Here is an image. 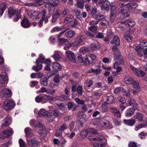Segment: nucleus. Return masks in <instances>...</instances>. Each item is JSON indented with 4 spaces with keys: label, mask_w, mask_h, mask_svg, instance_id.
I'll return each instance as SVG.
<instances>
[{
    "label": "nucleus",
    "mask_w": 147,
    "mask_h": 147,
    "mask_svg": "<svg viewBox=\"0 0 147 147\" xmlns=\"http://www.w3.org/2000/svg\"><path fill=\"white\" fill-rule=\"evenodd\" d=\"M94 124L101 127L108 128L110 129L112 127L110 126L109 122L103 118H97L94 121Z\"/></svg>",
    "instance_id": "obj_1"
},
{
    "label": "nucleus",
    "mask_w": 147,
    "mask_h": 147,
    "mask_svg": "<svg viewBox=\"0 0 147 147\" xmlns=\"http://www.w3.org/2000/svg\"><path fill=\"white\" fill-rule=\"evenodd\" d=\"M20 13V11L16 10L12 7H10L8 9L9 15L10 18H11L13 15L16 13V15L15 16L14 19V21L15 22H17L21 18V16Z\"/></svg>",
    "instance_id": "obj_2"
},
{
    "label": "nucleus",
    "mask_w": 147,
    "mask_h": 147,
    "mask_svg": "<svg viewBox=\"0 0 147 147\" xmlns=\"http://www.w3.org/2000/svg\"><path fill=\"white\" fill-rule=\"evenodd\" d=\"M44 3H47L44 4V6L49 8H52V9H54V7L57 6L59 3V1L58 0H45L44 1Z\"/></svg>",
    "instance_id": "obj_3"
},
{
    "label": "nucleus",
    "mask_w": 147,
    "mask_h": 147,
    "mask_svg": "<svg viewBox=\"0 0 147 147\" xmlns=\"http://www.w3.org/2000/svg\"><path fill=\"white\" fill-rule=\"evenodd\" d=\"M15 104L12 100H7L4 102L3 106V109L6 111L11 110L15 107Z\"/></svg>",
    "instance_id": "obj_4"
},
{
    "label": "nucleus",
    "mask_w": 147,
    "mask_h": 147,
    "mask_svg": "<svg viewBox=\"0 0 147 147\" xmlns=\"http://www.w3.org/2000/svg\"><path fill=\"white\" fill-rule=\"evenodd\" d=\"M85 39V35L82 33H81L76 38L75 41L72 44L75 47L78 48L82 45V42Z\"/></svg>",
    "instance_id": "obj_5"
},
{
    "label": "nucleus",
    "mask_w": 147,
    "mask_h": 147,
    "mask_svg": "<svg viewBox=\"0 0 147 147\" xmlns=\"http://www.w3.org/2000/svg\"><path fill=\"white\" fill-rule=\"evenodd\" d=\"M130 67L134 73L137 77L141 76L143 77L145 76L146 74L145 72L142 70L137 69L132 65H130Z\"/></svg>",
    "instance_id": "obj_6"
},
{
    "label": "nucleus",
    "mask_w": 147,
    "mask_h": 147,
    "mask_svg": "<svg viewBox=\"0 0 147 147\" xmlns=\"http://www.w3.org/2000/svg\"><path fill=\"white\" fill-rule=\"evenodd\" d=\"M130 67L134 73L137 77L141 76L143 77L145 76L146 74L145 72L142 70L137 69L132 65H130Z\"/></svg>",
    "instance_id": "obj_7"
},
{
    "label": "nucleus",
    "mask_w": 147,
    "mask_h": 147,
    "mask_svg": "<svg viewBox=\"0 0 147 147\" xmlns=\"http://www.w3.org/2000/svg\"><path fill=\"white\" fill-rule=\"evenodd\" d=\"M2 98L3 99L11 97L12 95V92L11 90L7 88H4L2 90Z\"/></svg>",
    "instance_id": "obj_8"
},
{
    "label": "nucleus",
    "mask_w": 147,
    "mask_h": 147,
    "mask_svg": "<svg viewBox=\"0 0 147 147\" xmlns=\"http://www.w3.org/2000/svg\"><path fill=\"white\" fill-rule=\"evenodd\" d=\"M77 58L79 62L82 65H88L90 63V62L87 58H84L81 55L78 56Z\"/></svg>",
    "instance_id": "obj_9"
},
{
    "label": "nucleus",
    "mask_w": 147,
    "mask_h": 147,
    "mask_svg": "<svg viewBox=\"0 0 147 147\" xmlns=\"http://www.w3.org/2000/svg\"><path fill=\"white\" fill-rule=\"evenodd\" d=\"M39 130L38 133L41 136H46L47 135V132L45 129V126L41 123H39Z\"/></svg>",
    "instance_id": "obj_10"
},
{
    "label": "nucleus",
    "mask_w": 147,
    "mask_h": 147,
    "mask_svg": "<svg viewBox=\"0 0 147 147\" xmlns=\"http://www.w3.org/2000/svg\"><path fill=\"white\" fill-rule=\"evenodd\" d=\"M67 57L70 59L71 61L73 63H76V61L75 57L74 54L73 53L69 50L65 52Z\"/></svg>",
    "instance_id": "obj_11"
},
{
    "label": "nucleus",
    "mask_w": 147,
    "mask_h": 147,
    "mask_svg": "<svg viewBox=\"0 0 147 147\" xmlns=\"http://www.w3.org/2000/svg\"><path fill=\"white\" fill-rule=\"evenodd\" d=\"M27 142L29 145L32 146L37 147L39 144V142H37L35 138L31 139L27 138Z\"/></svg>",
    "instance_id": "obj_12"
},
{
    "label": "nucleus",
    "mask_w": 147,
    "mask_h": 147,
    "mask_svg": "<svg viewBox=\"0 0 147 147\" xmlns=\"http://www.w3.org/2000/svg\"><path fill=\"white\" fill-rule=\"evenodd\" d=\"M111 22L113 21V19L115 17L117 14V7L115 5H112L111 9Z\"/></svg>",
    "instance_id": "obj_13"
},
{
    "label": "nucleus",
    "mask_w": 147,
    "mask_h": 147,
    "mask_svg": "<svg viewBox=\"0 0 147 147\" xmlns=\"http://www.w3.org/2000/svg\"><path fill=\"white\" fill-rule=\"evenodd\" d=\"M42 13L39 11H34L30 14H28V16L33 19H39L40 18Z\"/></svg>",
    "instance_id": "obj_14"
},
{
    "label": "nucleus",
    "mask_w": 147,
    "mask_h": 147,
    "mask_svg": "<svg viewBox=\"0 0 147 147\" xmlns=\"http://www.w3.org/2000/svg\"><path fill=\"white\" fill-rule=\"evenodd\" d=\"M12 129H9L4 131L1 133V134L5 138L11 136L13 133Z\"/></svg>",
    "instance_id": "obj_15"
},
{
    "label": "nucleus",
    "mask_w": 147,
    "mask_h": 147,
    "mask_svg": "<svg viewBox=\"0 0 147 147\" xmlns=\"http://www.w3.org/2000/svg\"><path fill=\"white\" fill-rule=\"evenodd\" d=\"M112 50L114 55L115 59H118V57H119L121 55V53L119 52L118 47L115 46H114L112 47Z\"/></svg>",
    "instance_id": "obj_16"
},
{
    "label": "nucleus",
    "mask_w": 147,
    "mask_h": 147,
    "mask_svg": "<svg viewBox=\"0 0 147 147\" xmlns=\"http://www.w3.org/2000/svg\"><path fill=\"white\" fill-rule=\"evenodd\" d=\"M39 116H43L46 117L51 118L52 115L49 114V113L45 109H42L39 111Z\"/></svg>",
    "instance_id": "obj_17"
},
{
    "label": "nucleus",
    "mask_w": 147,
    "mask_h": 147,
    "mask_svg": "<svg viewBox=\"0 0 147 147\" xmlns=\"http://www.w3.org/2000/svg\"><path fill=\"white\" fill-rule=\"evenodd\" d=\"M24 131L26 134V139L30 138L33 135L34 131L29 127L26 128L24 130Z\"/></svg>",
    "instance_id": "obj_18"
},
{
    "label": "nucleus",
    "mask_w": 147,
    "mask_h": 147,
    "mask_svg": "<svg viewBox=\"0 0 147 147\" xmlns=\"http://www.w3.org/2000/svg\"><path fill=\"white\" fill-rule=\"evenodd\" d=\"M110 43L112 44H115L118 46L120 44V40L119 38L116 35H113V39L111 40Z\"/></svg>",
    "instance_id": "obj_19"
},
{
    "label": "nucleus",
    "mask_w": 147,
    "mask_h": 147,
    "mask_svg": "<svg viewBox=\"0 0 147 147\" xmlns=\"http://www.w3.org/2000/svg\"><path fill=\"white\" fill-rule=\"evenodd\" d=\"M22 26L24 28H28L30 26V23L28 19L24 18L21 23Z\"/></svg>",
    "instance_id": "obj_20"
},
{
    "label": "nucleus",
    "mask_w": 147,
    "mask_h": 147,
    "mask_svg": "<svg viewBox=\"0 0 147 147\" xmlns=\"http://www.w3.org/2000/svg\"><path fill=\"white\" fill-rule=\"evenodd\" d=\"M111 111L113 115H116L117 117H120L121 116V113L119 110L116 108L113 107H110Z\"/></svg>",
    "instance_id": "obj_21"
},
{
    "label": "nucleus",
    "mask_w": 147,
    "mask_h": 147,
    "mask_svg": "<svg viewBox=\"0 0 147 147\" xmlns=\"http://www.w3.org/2000/svg\"><path fill=\"white\" fill-rule=\"evenodd\" d=\"M11 122L9 117H7L1 121L2 127L9 125Z\"/></svg>",
    "instance_id": "obj_22"
},
{
    "label": "nucleus",
    "mask_w": 147,
    "mask_h": 147,
    "mask_svg": "<svg viewBox=\"0 0 147 147\" xmlns=\"http://www.w3.org/2000/svg\"><path fill=\"white\" fill-rule=\"evenodd\" d=\"M101 47L100 44L97 42H95L92 43L90 46V48L93 50H97Z\"/></svg>",
    "instance_id": "obj_23"
},
{
    "label": "nucleus",
    "mask_w": 147,
    "mask_h": 147,
    "mask_svg": "<svg viewBox=\"0 0 147 147\" xmlns=\"http://www.w3.org/2000/svg\"><path fill=\"white\" fill-rule=\"evenodd\" d=\"M123 121L125 124L130 126H133L136 122L135 120L132 119H125Z\"/></svg>",
    "instance_id": "obj_24"
},
{
    "label": "nucleus",
    "mask_w": 147,
    "mask_h": 147,
    "mask_svg": "<svg viewBox=\"0 0 147 147\" xmlns=\"http://www.w3.org/2000/svg\"><path fill=\"white\" fill-rule=\"evenodd\" d=\"M55 102L57 105L60 109H61V108H64L65 105L63 103V100L55 99Z\"/></svg>",
    "instance_id": "obj_25"
},
{
    "label": "nucleus",
    "mask_w": 147,
    "mask_h": 147,
    "mask_svg": "<svg viewBox=\"0 0 147 147\" xmlns=\"http://www.w3.org/2000/svg\"><path fill=\"white\" fill-rule=\"evenodd\" d=\"M134 109L131 107L128 109L125 112V115L127 117H130L134 115Z\"/></svg>",
    "instance_id": "obj_26"
},
{
    "label": "nucleus",
    "mask_w": 147,
    "mask_h": 147,
    "mask_svg": "<svg viewBox=\"0 0 147 147\" xmlns=\"http://www.w3.org/2000/svg\"><path fill=\"white\" fill-rule=\"evenodd\" d=\"M75 34V32L71 30L67 32L65 34V36L67 38H70L72 37Z\"/></svg>",
    "instance_id": "obj_27"
},
{
    "label": "nucleus",
    "mask_w": 147,
    "mask_h": 147,
    "mask_svg": "<svg viewBox=\"0 0 147 147\" xmlns=\"http://www.w3.org/2000/svg\"><path fill=\"white\" fill-rule=\"evenodd\" d=\"M62 115V114L59 112L57 110H54L53 114V115H51L52 117H51V121L54 120L56 118V116H60Z\"/></svg>",
    "instance_id": "obj_28"
},
{
    "label": "nucleus",
    "mask_w": 147,
    "mask_h": 147,
    "mask_svg": "<svg viewBox=\"0 0 147 147\" xmlns=\"http://www.w3.org/2000/svg\"><path fill=\"white\" fill-rule=\"evenodd\" d=\"M110 5V3L108 1L106 0L103 3L101 7V8L102 10H108L109 9V6Z\"/></svg>",
    "instance_id": "obj_29"
},
{
    "label": "nucleus",
    "mask_w": 147,
    "mask_h": 147,
    "mask_svg": "<svg viewBox=\"0 0 147 147\" xmlns=\"http://www.w3.org/2000/svg\"><path fill=\"white\" fill-rule=\"evenodd\" d=\"M124 81L126 84H131L134 80L131 76H128L125 78Z\"/></svg>",
    "instance_id": "obj_30"
},
{
    "label": "nucleus",
    "mask_w": 147,
    "mask_h": 147,
    "mask_svg": "<svg viewBox=\"0 0 147 147\" xmlns=\"http://www.w3.org/2000/svg\"><path fill=\"white\" fill-rule=\"evenodd\" d=\"M7 7V5L6 3L4 2L1 4L0 8V15L2 16L3 13L5 9Z\"/></svg>",
    "instance_id": "obj_31"
},
{
    "label": "nucleus",
    "mask_w": 147,
    "mask_h": 147,
    "mask_svg": "<svg viewBox=\"0 0 147 147\" xmlns=\"http://www.w3.org/2000/svg\"><path fill=\"white\" fill-rule=\"evenodd\" d=\"M73 16L71 14H68L67 17L65 18L64 20V22L65 23L67 24L71 22L73 18Z\"/></svg>",
    "instance_id": "obj_32"
},
{
    "label": "nucleus",
    "mask_w": 147,
    "mask_h": 147,
    "mask_svg": "<svg viewBox=\"0 0 147 147\" xmlns=\"http://www.w3.org/2000/svg\"><path fill=\"white\" fill-rule=\"evenodd\" d=\"M53 67L54 70L56 71H59L61 69L60 64L57 62L53 64Z\"/></svg>",
    "instance_id": "obj_33"
},
{
    "label": "nucleus",
    "mask_w": 147,
    "mask_h": 147,
    "mask_svg": "<svg viewBox=\"0 0 147 147\" xmlns=\"http://www.w3.org/2000/svg\"><path fill=\"white\" fill-rule=\"evenodd\" d=\"M36 64L37 66H33L32 69L35 71H38L41 69L42 67V66L41 64H39V63L38 62V60H36Z\"/></svg>",
    "instance_id": "obj_34"
},
{
    "label": "nucleus",
    "mask_w": 147,
    "mask_h": 147,
    "mask_svg": "<svg viewBox=\"0 0 147 147\" xmlns=\"http://www.w3.org/2000/svg\"><path fill=\"white\" fill-rule=\"evenodd\" d=\"M138 6V5L133 1H131L127 3V7L128 8H135Z\"/></svg>",
    "instance_id": "obj_35"
},
{
    "label": "nucleus",
    "mask_w": 147,
    "mask_h": 147,
    "mask_svg": "<svg viewBox=\"0 0 147 147\" xmlns=\"http://www.w3.org/2000/svg\"><path fill=\"white\" fill-rule=\"evenodd\" d=\"M61 54V53L59 51H55V54L53 57L54 59L56 61L58 60L60 58V56Z\"/></svg>",
    "instance_id": "obj_36"
},
{
    "label": "nucleus",
    "mask_w": 147,
    "mask_h": 147,
    "mask_svg": "<svg viewBox=\"0 0 147 147\" xmlns=\"http://www.w3.org/2000/svg\"><path fill=\"white\" fill-rule=\"evenodd\" d=\"M131 84L133 85V86L135 89L138 91H140L139 83L138 82L134 81Z\"/></svg>",
    "instance_id": "obj_37"
},
{
    "label": "nucleus",
    "mask_w": 147,
    "mask_h": 147,
    "mask_svg": "<svg viewBox=\"0 0 147 147\" xmlns=\"http://www.w3.org/2000/svg\"><path fill=\"white\" fill-rule=\"evenodd\" d=\"M134 118L138 119L139 121H142L143 120V115L140 113H137L136 114L134 115Z\"/></svg>",
    "instance_id": "obj_38"
},
{
    "label": "nucleus",
    "mask_w": 147,
    "mask_h": 147,
    "mask_svg": "<svg viewBox=\"0 0 147 147\" xmlns=\"http://www.w3.org/2000/svg\"><path fill=\"white\" fill-rule=\"evenodd\" d=\"M39 123H40L34 119H31L30 121V124L32 126L38 127L39 126L38 125Z\"/></svg>",
    "instance_id": "obj_39"
},
{
    "label": "nucleus",
    "mask_w": 147,
    "mask_h": 147,
    "mask_svg": "<svg viewBox=\"0 0 147 147\" xmlns=\"http://www.w3.org/2000/svg\"><path fill=\"white\" fill-rule=\"evenodd\" d=\"M0 77L2 80L4 81H7L8 78L7 74L5 72H2L0 74Z\"/></svg>",
    "instance_id": "obj_40"
},
{
    "label": "nucleus",
    "mask_w": 147,
    "mask_h": 147,
    "mask_svg": "<svg viewBox=\"0 0 147 147\" xmlns=\"http://www.w3.org/2000/svg\"><path fill=\"white\" fill-rule=\"evenodd\" d=\"M106 100L107 102L109 104H112L115 101V99L113 96H109L107 97Z\"/></svg>",
    "instance_id": "obj_41"
},
{
    "label": "nucleus",
    "mask_w": 147,
    "mask_h": 147,
    "mask_svg": "<svg viewBox=\"0 0 147 147\" xmlns=\"http://www.w3.org/2000/svg\"><path fill=\"white\" fill-rule=\"evenodd\" d=\"M43 99L45 100H53L56 99V97H52L50 95H45L43 97Z\"/></svg>",
    "instance_id": "obj_42"
},
{
    "label": "nucleus",
    "mask_w": 147,
    "mask_h": 147,
    "mask_svg": "<svg viewBox=\"0 0 147 147\" xmlns=\"http://www.w3.org/2000/svg\"><path fill=\"white\" fill-rule=\"evenodd\" d=\"M48 78L46 77L41 79L40 80L41 84L45 86H47L48 84Z\"/></svg>",
    "instance_id": "obj_43"
},
{
    "label": "nucleus",
    "mask_w": 147,
    "mask_h": 147,
    "mask_svg": "<svg viewBox=\"0 0 147 147\" xmlns=\"http://www.w3.org/2000/svg\"><path fill=\"white\" fill-rule=\"evenodd\" d=\"M46 12V10L43 9L42 11V13L41 15H42V19H43V20H44L45 23H46L48 22V20L47 17L45 16Z\"/></svg>",
    "instance_id": "obj_44"
},
{
    "label": "nucleus",
    "mask_w": 147,
    "mask_h": 147,
    "mask_svg": "<svg viewBox=\"0 0 147 147\" xmlns=\"http://www.w3.org/2000/svg\"><path fill=\"white\" fill-rule=\"evenodd\" d=\"M64 27L62 26H56L54 27L51 30V32H58L60 31L64 28Z\"/></svg>",
    "instance_id": "obj_45"
},
{
    "label": "nucleus",
    "mask_w": 147,
    "mask_h": 147,
    "mask_svg": "<svg viewBox=\"0 0 147 147\" xmlns=\"http://www.w3.org/2000/svg\"><path fill=\"white\" fill-rule=\"evenodd\" d=\"M88 139L90 141H100L102 139L100 137L94 138L93 136H90L88 138Z\"/></svg>",
    "instance_id": "obj_46"
},
{
    "label": "nucleus",
    "mask_w": 147,
    "mask_h": 147,
    "mask_svg": "<svg viewBox=\"0 0 147 147\" xmlns=\"http://www.w3.org/2000/svg\"><path fill=\"white\" fill-rule=\"evenodd\" d=\"M88 134H97V131L93 128H88L87 129Z\"/></svg>",
    "instance_id": "obj_47"
},
{
    "label": "nucleus",
    "mask_w": 147,
    "mask_h": 147,
    "mask_svg": "<svg viewBox=\"0 0 147 147\" xmlns=\"http://www.w3.org/2000/svg\"><path fill=\"white\" fill-rule=\"evenodd\" d=\"M89 50L88 47H83L80 49L79 52L81 53L85 54Z\"/></svg>",
    "instance_id": "obj_48"
},
{
    "label": "nucleus",
    "mask_w": 147,
    "mask_h": 147,
    "mask_svg": "<svg viewBox=\"0 0 147 147\" xmlns=\"http://www.w3.org/2000/svg\"><path fill=\"white\" fill-rule=\"evenodd\" d=\"M67 106L69 110L75 111L76 109L75 106H74L73 103L71 102H69L68 103Z\"/></svg>",
    "instance_id": "obj_49"
},
{
    "label": "nucleus",
    "mask_w": 147,
    "mask_h": 147,
    "mask_svg": "<svg viewBox=\"0 0 147 147\" xmlns=\"http://www.w3.org/2000/svg\"><path fill=\"white\" fill-rule=\"evenodd\" d=\"M107 145V143L105 142L102 143L100 145L96 143H94L93 144L94 147H105Z\"/></svg>",
    "instance_id": "obj_50"
},
{
    "label": "nucleus",
    "mask_w": 147,
    "mask_h": 147,
    "mask_svg": "<svg viewBox=\"0 0 147 147\" xmlns=\"http://www.w3.org/2000/svg\"><path fill=\"white\" fill-rule=\"evenodd\" d=\"M123 92L124 94L126 96L129 97L130 95V92L128 88L126 89H122Z\"/></svg>",
    "instance_id": "obj_51"
},
{
    "label": "nucleus",
    "mask_w": 147,
    "mask_h": 147,
    "mask_svg": "<svg viewBox=\"0 0 147 147\" xmlns=\"http://www.w3.org/2000/svg\"><path fill=\"white\" fill-rule=\"evenodd\" d=\"M101 71V69H92L91 71H89V73L92 72L96 75H98L100 73Z\"/></svg>",
    "instance_id": "obj_52"
},
{
    "label": "nucleus",
    "mask_w": 147,
    "mask_h": 147,
    "mask_svg": "<svg viewBox=\"0 0 147 147\" xmlns=\"http://www.w3.org/2000/svg\"><path fill=\"white\" fill-rule=\"evenodd\" d=\"M113 37V35L112 34H108L107 36L105 38L104 40L106 42H108Z\"/></svg>",
    "instance_id": "obj_53"
},
{
    "label": "nucleus",
    "mask_w": 147,
    "mask_h": 147,
    "mask_svg": "<svg viewBox=\"0 0 147 147\" xmlns=\"http://www.w3.org/2000/svg\"><path fill=\"white\" fill-rule=\"evenodd\" d=\"M60 13V12L59 11H57L53 14V20L52 22H53V19L56 20L59 17Z\"/></svg>",
    "instance_id": "obj_54"
},
{
    "label": "nucleus",
    "mask_w": 147,
    "mask_h": 147,
    "mask_svg": "<svg viewBox=\"0 0 147 147\" xmlns=\"http://www.w3.org/2000/svg\"><path fill=\"white\" fill-rule=\"evenodd\" d=\"M88 134V133L87 130L85 129L84 130L81 132L80 135L82 138H84Z\"/></svg>",
    "instance_id": "obj_55"
},
{
    "label": "nucleus",
    "mask_w": 147,
    "mask_h": 147,
    "mask_svg": "<svg viewBox=\"0 0 147 147\" xmlns=\"http://www.w3.org/2000/svg\"><path fill=\"white\" fill-rule=\"evenodd\" d=\"M77 5L78 7L80 8H82L84 7L83 0H77Z\"/></svg>",
    "instance_id": "obj_56"
},
{
    "label": "nucleus",
    "mask_w": 147,
    "mask_h": 147,
    "mask_svg": "<svg viewBox=\"0 0 147 147\" xmlns=\"http://www.w3.org/2000/svg\"><path fill=\"white\" fill-rule=\"evenodd\" d=\"M87 59H88V58H90L91 59L92 61L95 60L96 59V56L92 54H89L86 55Z\"/></svg>",
    "instance_id": "obj_57"
},
{
    "label": "nucleus",
    "mask_w": 147,
    "mask_h": 147,
    "mask_svg": "<svg viewBox=\"0 0 147 147\" xmlns=\"http://www.w3.org/2000/svg\"><path fill=\"white\" fill-rule=\"evenodd\" d=\"M48 88L46 89L44 87H42L40 88L36 92L38 93L46 92L47 93L48 92Z\"/></svg>",
    "instance_id": "obj_58"
},
{
    "label": "nucleus",
    "mask_w": 147,
    "mask_h": 147,
    "mask_svg": "<svg viewBox=\"0 0 147 147\" xmlns=\"http://www.w3.org/2000/svg\"><path fill=\"white\" fill-rule=\"evenodd\" d=\"M12 143V141L11 140H10L6 143L2 144L1 146V147H8Z\"/></svg>",
    "instance_id": "obj_59"
},
{
    "label": "nucleus",
    "mask_w": 147,
    "mask_h": 147,
    "mask_svg": "<svg viewBox=\"0 0 147 147\" xmlns=\"http://www.w3.org/2000/svg\"><path fill=\"white\" fill-rule=\"evenodd\" d=\"M45 59V57L42 54H40L38 58L36 60H38V62L39 63L40 62L42 63L44 61Z\"/></svg>",
    "instance_id": "obj_60"
},
{
    "label": "nucleus",
    "mask_w": 147,
    "mask_h": 147,
    "mask_svg": "<svg viewBox=\"0 0 147 147\" xmlns=\"http://www.w3.org/2000/svg\"><path fill=\"white\" fill-rule=\"evenodd\" d=\"M74 11L77 16L78 18H79L80 20H81L82 19V18L81 16V13L80 11L77 9H75L74 10Z\"/></svg>",
    "instance_id": "obj_61"
},
{
    "label": "nucleus",
    "mask_w": 147,
    "mask_h": 147,
    "mask_svg": "<svg viewBox=\"0 0 147 147\" xmlns=\"http://www.w3.org/2000/svg\"><path fill=\"white\" fill-rule=\"evenodd\" d=\"M101 107L103 112H106L108 110L107 105L106 103L102 104L101 105Z\"/></svg>",
    "instance_id": "obj_62"
},
{
    "label": "nucleus",
    "mask_w": 147,
    "mask_h": 147,
    "mask_svg": "<svg viewBox=\"0 0 147 147\" xmlns=\"http://www.w3.org/2000/svg\"><path fill=\"white\" fill-rule=\"evenodd\" d=\"M68 127L67 126L65 123H63L59 129V131H62L66 129Z\"/></svg>",
    "instance_id": "obj_63"
},
{
    "label": "nucleus",
    "mask_w": 147,
    "mask_h": 147,
    "mask_svg": "<svg viewBox=\"0 0 147 147\" xmlns=\"http://www.w3.org/2000/svg\"><path fill=\"white\" fill-rule=\"evenodd\" d=\"M19 143L20 147H26L25 142L22 139H19Z\"/></svg>",
    "instance_id": "obj_64"
}]
</instances>
